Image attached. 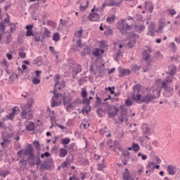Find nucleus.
Instances as JSON below:
<instances>
[{
	"instance_id": "nucleus-1",
	"label": "nucleus",
	"mask_w": 180,
	"mask_h": 180,
	"mask_svg": "<svg viewBox=\"0 0 180 180\" xmlns=\"http://www.w3.org/2000/svg\"><path fill=\"white\" fill-rule=\"evenodd\" d=\"M133 93L131 94V99L134 101V102H136V103H143L144 102L147 105L150 103V102H153V101L155 99H158L160 97V95L161 94V91H158V96H155V95L148 93L141 98V94H140V91H141V84H136L133 86Z\"/></svg>"
},
{
	"instance_id": "nucleus-2",
	"label": "nucleus",
	"mask_w": 180,
	"mask_h": 180,
	"mask_svg": "<svg viewBox=\"0 0 180 180\" xmlns=\"http://www.w3.org/2000/svg\"><path fill=\"white\" fill-rule=\"evenodd\" d=\"M26 29V33L25 36L26 37H33L34 41L37 43H39V41H41V33L39 32H33V25H27L25 27Z\"/></svg>"
},
{
	"instance_id": "nucleus-3",
	"label": "nucleus",
	"mask_w": 180,
	"mask_h": 180,
	"mask_svg": "<svg viewBox=\"0 0 180 180\" xmlns=\"http://www.w3.org/2000/svg\"><path fill=\"white\" fill-rule=\"evenodd\" d=\"M126 20L122 19L120 22H118V29L120 30L122 34H126L127 32L133 29V25H129L128 23H125Z\"/></svg>"
},
{
	"instance_id": "nucleus-4",
	"label": "nucleus",
	"mask_w": 180,
	"mask_h": 180,
	"mask_svg": "<svg viewBox=\"0 0 180 180\" xmlns=\"http://www.w3.org/2000/svg\"><path fill=\"white\" fill-rule=\"evenodd\" d=\"M21 117L22 119H26V120H32L33 119V110L29 108H22Z\"/></svg>"
},
{
	"instance_id": "nucleus-5",
	"label": "nucleus",
	"mask_w": 180,
	"mask_h": 180,
	"mask_svg": "<svg viewBox=\"0 0 180 180\" xmlns=\"http://www.w3.org/2000/svg\"><path fill=\"white\" fill-rule=\"evenodd\" d=\"M94 11L95 8L91 10V13H89L87 19H89L90 22H99L101 20V17L97 13H94Z\"/></svg>"
},
{
	"instance_id": "nucleus-6",
	"label": "nucleus",
	"mask_w": 180,
	"mask_h": 180,
	"mask_svg": "<svg viewBox=\"0 0 180 180\" xmlns=\"http://www.w3.org/2000/svg\"><path fill=\"white\" fill-rule=\"evenodd\" d=\"M23 155H29L28 158L30 160H34V153H33V147H32V145L29 144L27 147V149L25 150H22Z\"/></svg>"
},
{
	"instance_id": "nucleus-7",
	"label": "nucleus",
	"mask_w": 180,
	"mask_h": 180,
	"mask_svg": "<svg viewBox=\"0 0 180 180\" xmlns=\"http://www.w3.org/2000/svg\"><path fill=\"white\" fill-rule=\"evenodd\" d=\"M120 110H121V117H119L118 120H120V122H121V123H123V122H124V120H126V122H127V120H128L127 110L123 109V105L120 106Z\"/></svg>"
},
{
	"instance_id": "nucleus-8",
	"label": "nucleus",
	"mask_w": 180,
	"mask_h": 180,
	"mask_svg": "<svg viewBox=\"0 0 180 180\" xmlns=\"http://www.w3.org/2000/svg\"><path fill=\"white\" fill-rule=\"evenodd\" d=\"M112 110L113 111L108 112V117H110V119H115V117L117 116V113H119V111L120 110V109L114 105L112 108Z\"/></svg>"
},
{
	"instance_id": "nucleus-9",
	"label": "nucleus",
	"mask_w": 180,
	"mask_h": 180,
	"mask_svg": "<svg viewBox=\"0 0 180 180\" xmlns=\"http://www.w3.org/2000/svg\"><path fill=\"white\" fill-rule=\"evenodd\" d=\"M167 75H175L176 74V66L175 65H170L168 67V70L166 72Z\"/></svg>"
},
{
	"instance_id": "nucleus-10",
	"label": "nucleus",
	"mask_w": 180,
	"mask_h": 180,
	"mask_svg": "<svg viewBox=\"0 0 180 180\" xmlns=\"http://www.w3.org/2000/svg\"><path fill=\"white\" fill-rule=\"evenodd\" d=\"M167 171L168 175L174 176L175 174H176V167L174 165H169L167 167Z\"/></svg>"
},
{
	"instance_id": "nucleus-11",
	"label": "nucleus",
	"mask_w": 180,
	"mask_h": 180,
	"mask_svg": "<svg viewBox=\"0 0 180 180\" xmlns=\"http://www.w3.org/2000/svg\"><path fill=\"white\" fill-rule=\"evenodd\" d=\"M145 8L146 11H148L150 13H153L154 11V4H153V1H146L145 3Z\"/></svg>"
},
{
	"instance_id": "nucleus-12",
	"label": "nucleus",
	"mask_w": 180,
	"mask_h": 180,
	"mask_svg": "<svg viewBox=\"0 0 180 180\" xmlns=\"http://www.w3.org/2000/svg\"><path fill=\"white\" fill-rule=\"evenodd\" d=\"M33 105H34V98H30L27 100L26 105H25L22 108L25 109H32V108H33Z\"/></svg>"
},
{
	"instance_id": "nucleus-13",
	"label": "nucleus",
	"mask_w": 180,
	"mask_h": 180,
	"mask_svg": "<svg viewBox=\"0 0 180 180\" xmlns=\"http://www.w3.org/2000/svg\"><path fill=\"white\" fill-rule=\"evenodd\" d=\"M143 60L146 61V63H149V61H151V55L150 53H148L147 51H144L142 53Z\"/></svg>"
},
{
	"instance_id": "nucleus-14",
	"label": "nucleus",
	"mask_w": 180,
	"mask_h": 180,
	"mask_svg": "<svg viewBox=\"0 0 180 180\" xmlns=\"http://www.w3.org/2000/svg\"><path fill=\"white\" fill-rule=\"evenodd\" d=\"M103 53H105V50L99 48H96L93 50V56H94V57H99V56L103 54Z\"/></svg>"
},
{
	"instance_id": "nucleus-15",
	"label": "nucleus",
	"mask_w": 180,
	"mask_h": 180,
	"mask_svg": "<svg viewBox=\"0 0 180 180\" xmlns=\"http://www.w3.org/2000/svg\"><path fill=\"white\" fill-rule=\"evenodd\" d=\"M36 129V124L33 122H30L25 127V130L27 131H33Z\"/></svg>"
},
{
	"instance_id": "nucleus-16",
	"label": "nucleus",
	"mask_w": 180,
	"mask_h": 180,
	"mask_svg": "<svg viewBox=\"0 0 180 180\" xmlns=\"http://www.w3.org/2000/svg\"><path fill=\"white\" fill-rule=\"evenodd\" d=\"M162 88H163L167 92H170L171 95H172L174 88L168 86V84H166L165 82H162Z\"/></svg>"
},
{
	"instance_id": "nucleus-17",
	"label": "nucleus",
	"mask_w": 180,
	"mask_h": 180,
	"mask_svg": "<svg viewBox=\"0 0 180 180\" xmlns=\"http://www.w3.org/2000/svg\"><path fill=\"white\" fill-rule=\"evenodd\" d=\"M57 84L54 85V89L53 91V94H54V97L56 98V99H58L60 96H63V94H60V90L57 89Z\"/></svg>"
},
{
	"instance_id": "nucleus-18",
	"label": "nucleus",
	"mask_w": 180,
	"mask_h": 180,
	"mask_svg": "<svg viewBox=\"0 0 180 180\" xmlns=\"http://www.w3.org/2000/svg\"><path fill=\"white\" fill-rule=\"evenodd\" d=\"M67 154H68V150H67V149L64 148L59 149V157H60V158H64Z\"/></svg>"
},
{
	"instance_id": "nucleus-19",
	"label": "nucleus",
	"mask_w": 180,
	"mask_h": 180,
	"mask_svg": "<svg viewBox=\"0 0 180 180\" xmlns=\"http://www.w3.org/2000/svg\"><path fill=\"white\" fill-rule=\"evenodd\" d=\"M119 77H124L126 75H130V70L129 69H122L120 70Z\"/></svg>"
},
{
	"instance_id": "nucleus-20",
	"label": "nucleus",
	"mask_w": 180,
	"mask_h": 180,
	"mask_svg": "<svg viewBox=\"0 0 180 180\" xmlns=\"http://www.w3.org/2000/svg\"><path fill=\"white\" fill-rule=\"evenodd\" d=\"M143 133V134H150V127L147 125V124H143L142 126Z\"/></svg>"
},
{
	"instance_id": "nucleus-21",
	"label": "nucleus",
	"mask_w": 180,
	"mask_h": 180,
	"mask_svg": "<svg viewBox=\"0 0 180 180\" xmlns=\"http://www.w3.org/2000/svg\"><path fill=\"white\" fill-rule=\"evenodd\" d=\"M70 141H71V139L70 138H65L61 139V143L64 146L65 148H67V146L70 144Z\"/></svg>"
},
{
	"instance_id": "nucleus-22",
	"label": "nucleus",
	"mask_w": 180,
	"mask_h": 180,
	"mask_svg": "<svg viewBox=\"0 0 180 180\" xmlns=\"http://www.w3.org/2000/svg\"><path fill=\"white\" fill-rule=\"evenodd\" d=\"M145 29H146V26H144L143 25H141L139 26L135 25V30L138 33H141L143 30H145Z\"/></svg>"
},
{
	"instance_id": "nucleus-23",
	"label": "nucleus",
	"mask_w": 180,
	"mask_h": 180,
	"mask_svg": "<svg viewBox=\"0 0 180 180\" xmlns=\"http://www.w3.org/2000/svg\"><path fill=\"white\" fill-rule=\"evenodd\" d=\"M55 85H57L58 91H61V89L65 87V82H63L62 83H60L58 82V81H56V83L55 84Z\"/></svg>"
},
{
	"instance_id": "nucleus-24",
	"label": "nucleus",
	"mask_w": 180,
	"mask_h": 180,
	"mask_svg": "<svg viewBox=\"0 0 180 180\" xmlns=\"http://www.w3.org/2000/svg\"><path fill=\"white\" fill-rule=\"evenodd\" d=\"M72 72L75 75L79 74V72H81V66L79 65H75V67L73 68Z\"/></svg>"
},
{
	"instance_id": "nucleus-25",
	"label": "nucleus",
	"mask_w": 180,
	"mask_h": 180,
	"mask_svg": "<svg viewBox=\"0 0 180 180\" xmlns=\"http://www.w3.org/2000/svg\"><path fill=\"white\" fill-rule=\"evenodd\" d=\"M91 101H92V96H90L89 98H83L82 103L83 105H87L88 106H89V105H91Z\"/></svg>"
},
{
	"instance_id": "nucleus-26",
	"label": "nucleus",
	"mask_w": 180,
	"mask_h": 180,
	"mask_svg": "<svg viewBox=\"0 0 180 180\" xmlns=\"http://www.w3.org/2000/svg\"><path fill=\"white\" fill-rule=\"evenodd\" d=\"M148 36L154 37V25H150L148 27V31L147 32Z\"/></svg>"
},
{
	"instance_id": "nucleus-27",
	"label": "nucleus",
	"mask_w": 180,
	"mask_h": 180,
	"mask_svg": "<svg viewBox=\"0 0 180 180\" xmlns=\"http://www.w3.org/2000/svg\"><path fill=\"white\" fill-rule=\"evenodd\" d=\"M123 179L124 180H134L130 177V172H124L123 174Z\"/></svg>"
},
{
	"instance_id": "nucleus-28",
	"label": "nucleus",
	"mask_w": 180,
	"mask_h": 180,
	"mask_svg": "<svg viewBox=\"0 0 180 180\" xmlns=\"http://www.w3.org/2000/svg\"><path fill=\"white\" fill-rule=\"evenodd\" d=\"M174 81V76L172 75H169L166 77L165 80L163 81L162 82H165V84H171Z\"/></svg>"
},
{
	"instance_id": "nucleus-29",
	"label": "nucleus",
	"mask_w": 180,
	"mask_h": 180,
	"mask_svg": "<svg viewBox=\"0 0 180 180\" xmlns=\"http://www.w3.org/2000/svg\"><path fill=\"white\" fill-rule=\"evenodd\" d=\"M60 33L56 32L53 34L52 40H53V41H60Z\"/></svg>"
},
{
	"instance_id": "nucleus-30",
	"label": "nucleus",
	"mask_w": 180,
	"mask_h": 180,
	"mask_svg": "<svg viewBox=\"0 0 180 180\" xmlns=\"http://www.w3.org/2000/svg\"><path fill=\"white\" fill-rule=\"evenodd\" d=\"M40 169H50V165L47 164V161H45L44 163H41Z\"/></svg>"
},
{
	"instance_id": "nucleus-31",
	"label": "nucleus",
	"mask_w": 180,
	"mask_h": 180,
	"mask_svg": "<svg viewBox=\"0 0 180 180\" xmlns=\"http://www.w3.org/2000/svg\"><path fill=\"white\" fill-rule=\"evenodd\" d=\"M132 150L133 151H135V153L140 151V145H139V143H134L132 144Z\"/></svg>"
},
{
	"instance_id": "nucleus-32",
	"label": "nucleus",
	"mask_w": 180,
	"mask_h": 180,
	"mask_svg": "<svg viewBox=\"0 0 180 180\" xmlns=\"http://www.w3.org/2000/svg\"><path fill=\"white\" fill-rule=\"evenodd\" d=\"M106 4L108 6H117L118 4L115 2V0H105Z\"/></svg>"
},
{
	"instance_id": "nucleus-33",
	"label": "nucleus",
	"mask_w": 180,
	"mask_h": 180,
	"mask_svg": "<svg viewBox=\"0 0 180 180\" xmlns=\"http://www.w3.org/2000/svg\"><path fill=\"white\" fill-rule=\"evenodd\" d=\"M81 96L82 98H83V99H86V96H88V92L86 91V89H82Z\"/></svg>"
},
{
	"instance_id": "nucleus-34",
	"label": "nucleus",
	"mask_w": 180,
	"mask_h": 180,
	"mask_svg": "<svg viewBox=\"0 0 180 180\" xmlns=\"http://www.w3.org/2000/svg\"><path fill=\"white\" fill-rule=\"evenodd\" d=\"M88 6H89V1H86V6L80 5L79 10L81 11V12H84V11H86V9L88 8Z\"/></svg>"
},
{
	"instance_id": "nucleus-35",
	"label": "nucleus",
	"mask_w": 180,
	"mask_h": 180,
	"mask_svg": "<svg viewBox=\"0 0 180 180\" xmlns=\"http://www.w3.org/2000/svg\"><path fill=\"white\" fill-rule=\"evenodd\" d=\"M90 110H91V105H86V108H83L82 110V113H83V115L85 114V113H86V115H88V113H89Z\"/></svg>"
},
{
	"instance_id": "nucleus-36",
	"label": "nucleus",
	"mask_w": 180,
	"mask_h": 180,
	"mask_svg": "<svg viewBox=\"0 0 180 180\" xmlns=\"http://www.w3.org/2000/svg\"><path fill=\"white\" fill-rule=\"evenodd\" d=\"M115 15H110L107 18V23H109V25L115 22Z\"/></svg>"
},
{
	"instance_id": "nucleus-37",
	"label": "nucleus",
	"mask_w": 180,
	"mask_h": 180,
	"mask_svg": "<svg viewBox=\"0 0 180 180\" xmlns=\"http://www.w3.org/2000/svg\"><path fill=\"white\" fill-rule=\"evenodd\" d=\"M0 175L3 176V178H6L8 175H9V171L8 170H1L0 171Z\"/></svg>"
},
{
	"instance_id": "nucleus-38",
	"label": "nucleus",
	"mask_w": 180,
	"mask_h": 180,
	"mask_svg": "<svg viewBox=\"0 0 180 180\" xmlns=\"http://www.w3.org/2000/svg\"><path fill=\"white\" fill-rule=\"evenodd\" d=\"M18 112H20V110L19 109V107L15 106V107H13V108L12 109L11 113L15 116V115H18Z\"/></svg>"
},
{
	"instance_id": "nucleus-39",
	"label": "nucleus",
	"mask_w": 180,
	"mask_h": 180,
	"mask_svg": "<svg viewBox=\"0 0 180 180\" xmlns=\"http://www.w3.org/2000/svg\"><path fill=\"white\" fill-rule=\"evenodd\" d=\"M165 25H167L165 22L164 21L160 22L159 27L158 28V32H162V29H164Z\"/></svg>"
},
{
	"instance_id": "nucleus-40",
	"label": "nucleus",
	"mask_w": 180,
	"mask_h": 180,
	"mask_svg": "<svg viewBox=\"0 0 180 180\" xmlns=\"http://www.w3.org/2000/svg\"><path fill=\"white\" fill-rule=\"evenodd\" d=\"M104 34L105 36H112L113 34V30H112L110 28H108L104 32Z\"/></svg>"
},
{
	"instance_id": "nucleus-41",
	"label": "nucleus",
	"mask_w": 180,
	"mask_h": 180,
	"mask_svg": "<svg viewBox=\"0 0 180 180\" xmlns=\"http://www.w3.org/2000/svg\"><path fill=\"white\" fill-rule=\"evenodd\" d=\"M82 32L83 30L81 28L79 31H77L75 34V36L77 37V39H81L82 37Z\"/></svg>"
},
{
	"instance_id": "nucleus-42",
	"label": "nucleus",
	"mask_w": 180,
	"mask_h": 180,
	"mask_svg": "<svg viewBox=\"0 0 180 180\" xmlns=\"http://www.w3.org/2000/svg\"><path fill=\"white\" fill-rule=\"evenodd\" d=\"M46 25H48V26H51L52 27H56L57 26V23L53 20H48Z\"/></svg>"
},
{
	"instance_id": "nucleus-43",
	"label": "nucleus",
	"mask_w": 180,
	"mask_h": 180,
	"mask_svg": "<svg viewBox=\"0 0 180 180\" xmlns=\"http://www.w3.org/2000/svg\"><path fill=\"white\" fill-rule=\"evenodd\" d=\"M105 91H109L111 94V95H113L115 94V86L110 87H105Z\"/></svg>"
},
{
	"instance_id": "nucleus-44",
	"label": "nucleus",
	"mask_w": 180,
	"mask_h": 180,
	"mask_svg": "<svg viewBox=\"0 0 180 180\" xmlns=\"http://www.w3.org/2000/svg\"><path fill=\"white\" fill-rule=\"evenodd\" d=\"M6 43H7V44L12 43V34H10L6 37Z\"/></svg>"
},
{
	"instance_id": "nucleus-45",
	"label": "nucleus",
	"mask_w": 180,
	"mask_h": 180,
	"mask_svg": "<svg viewBox=\"0 0 180 180\" xmlns=\"http://www.w3.org/2000/svg\"><path fill=\"white\" fill-rule=\"evenodd\" d=\"M155 165V162H149L147 168H149L150 169H154V167Z\"/></svg>"
},
{
	"instance_id": "nucleus-46",
	"label": "nucleus",
	"mask_w": 180,
	"mask_h": 180,
	"mask_svg": "<svg viewBox=\"0 0 180 180\" xmlns=\"http://www.w3.org/2000/svg\"><path fill=\"white\" fill-rule=\"evenodd\" d=\"M138 157H141V160H143V161H146V160H147V156L146 155H143L141 152L138 153Z\"/></svg>"
},
{
	"instance_id": "nucleus-47",
	"label": "nucleus",
	"mask_w": 180,
	"mask_h": 180,
	"mask_svg": "<svg viewBox=\"0 0 180 180\" xmlns=\"http://www.w3.org/2000/svg\"><path fill=\"white\" fill-rule=\"evenodd\" d=\"M97 114L98 115V116L100 117H103V110L102 108H98L97 110Z\"/></svg>"
},
{
	"instance_id": "nucleus-48",
	"label": "nucleus",
	"mask_w": 180,
	"mask_h": 180,
	"mask_svg": "<svg viewBox=\"0 0 180 180\" xmlns=\"http://www.w3.org/2000/svg\"><path fill=\"white\" fill-rule=\"evenodd\" d=\"M6 117V119H8V120H13L15 115L12 112H11L8 115H7Z\"/></svg>"
},
{
	"instance_id": "nucleus-49",
	"label": "nucleus",
	"mask_w": 180,
	"mask_h": 180,
	"mask_svg": "<svg viewBox=\"0 0 180 180\" xmlns=\"http://www.w3.org/2000/svg\"><path fill=\"white\" fill-rule=\"evenodd\" d=\"M35 165H40V164H41V160H40V157L38 156L35 158Z\"/></svg>"
},
{
	"instance_id": "nucleus-50",
	"label": "nucleus",
	"mask_w": 180,
	"mask_h": 180,
	"mask_svg": "<svg viewBox=\"0 0 180 180\" xmlns=\"http://www.w3.org/2000/svg\"><path fill=\"white\" fill-rule=\"evenodd\" d=\"M122 155L123 157H130V152L127 150H122Z\"/></svg>"
},
{
	"instance_id": "nucleus-51",
	"label": "nucleus",
	"mask_w": 180,
	"mask_h": 180,
	"mask_svg": "<svg viewBox=\"0 0 180 180\" xmlns=\"http://www.w3.org/2000/svg\"><path fill=\"white\" fill-rule=\"evenodd\" d=\"M125 105L127 106H131L133 105V101H131V100H130L129 98H127L125 101Z\"/></svg>"
},
{
	"instance_id": "nucleus-52",
	"label": "nucleus",
	"mask_w": 180,
	"mask_h": 180,
	"mask_svg": "<svg viewBox=\"0 0 180 180\" xmlns=\"http://www.w3.org/2000/svg\"><path fill=\"white\" fill-rule=\"evenodd\" d=\"M105 167V164H98V171H103L104 168Z\"/></svg>"
},
{
	"instance_id": "nucleus-53",
	"label": "nucleus",
	"mask_w": 180,
	"mask_h": 180,
	"mask_svg": "<svg viewBox=\"0 0 180 180\" xmlns=\"http://www.w3.org/2000/svg\"><path fill=\"white\" fill-rule=\"evenodd\" d=\"M167 11L172 16H174V15H176V11H175V9H168Z\"/></svg>"
},
{
	"instance_id": "nucleus-54",
	"label": "nucleus",
	"mask_w": 180,
	"mask_h": 180,
	"mask_svg": "<svg viewBox=\"0 0 180 180\" xmlns=\"http://www.w3.org/2000/svg\"><path fill=\"white\" fill-rule=\"evenodd\" d=\"M0 27H1V31L2 33H5V27H6V25L4 22L0 23Z\"/></svg>"
},
{
	"instance_id": "nucleus-55",
	"label": "nucleus",
	"mask_w": 180,
	"mask_h": 180,
	"mask_svg": "<svg viewBox=\"0 0 180 180\" xmlns=\"http://www.w3.org/2000/svg\"><path fill=\"white\" fill-rule=\"evenodd\" d=\"M34 144L36 150H40V143H39V141H34Z\"/></svg>"
},
{
	"instance_id": "nucleus-56",
	"label": "nucleus",
	"mask_w": 180,
	"mask_h": 180,
	"mask_svg": "<svg viewBox=\"0 0 180 180\" xmlns=\"http://www.w3.org/2000/svg\"><path fill=\"white\" fill-rule=\"evenodd\" d=\"M74 147H75V143H73L68 146V150L72 153V151H74Z\"/></svg>"
},
{
	"instance_id": "nucleus-57",
	"label": "nucleus",
	"mask_w": 180,
	"mask_h": 180,
	"mask_svg": "<svg viewBox=\"0 0 180 180\" xmlns=\"http://www.w3.org/2000/svg\"><path fill=\"white\" fill-rule=\"evenodd\" d=\"M32 82L34 84V85H39V84H40V80L39 78H34L32 79Z\"/></svg>"
},
{
	"instance_id": "nucleus-58",
	"label": "nucleus",
	"mask_w": 180,
	"mask_h": 180,
	"mask_svg": "<svg viewBox=\"0 0 180 180\" xmlns=\"http://www.w3.org/2000/svg\"><path fill=\"white\" fill-rule=\"evenodd\" d=\"M63 101L64 105H67V103H70V102H71V98H68L67 101L65 99V97H63Z\"/></svg>"
},
{
	"instance_id": "nucleus-59",
	"label": "nucleus",
	"mask_w": 180,
	"mask_h": 180,
	"mask_svg": "<svg viewBox=\"0 0 180 180\" xmlns=\"http://www.w3.org/2000/svg\"><path fill=\"white\" fill-rule=\"evenodd\" d=\"M134 44H136V41H129L128 43V46L130 47V49H133V47H134Z\"/></svg>"
},
{
	"instance_id": "nucleus-60",
	"label": "nucleus",
	"mask_w": 180,
	"mask_h": 180,
	"mask_svg": "<svg viewBox=\"0 0 180 180\" xmlns=\"http://www.w3.org/2000/svg\"><path fill=\"white\" fill-rule=\"evenodd\" d=\"M170 46L171 48L173 49V51H176V45L175 44V42H171Z\"/></svg>"
},
{
	"instance_id": "nucleus-61",
	"label": "nucleus",
	"mask_w": 180,
	"mask_h": 180,
	"mask_svg": "<svg viewBox=\"0 0 180 180\" xmlns=\"http://www.w3.org/2000/svg\"><path fill=\"white\" fill-rule=\"evenodd\" d=\"M1 65H3V67H6L8 68V61L6 60V59L3 60V61L1 63Z\"/></svg>"
},
{
	"instance_id": "nucleus-62",
	"label": "nucleus",
	"mask_w": 180,
	"mask_h": 180,
	"mask_svg": "<svg viewBox=\"0 0 180 180\" xmlns=\"http://www.w3.org/2000/svg\"><path fill=\"white\" fill-rule=\"evenodd\" d=\"M18 56L20 57V58H26V53L25 52H20Z\"/></svg>"
},
{
	"instance_id": "nucleus-63",
	"label": "nucleus",
	"mask_w": 180,
	"mask_h": 180,
	"mask_svg": "<svg viewBox=\"0 0 180 180\" xmlns=\"http://www.w3.org/2000/svg\"><path fill=\"white\" fill-rule=\"evenodd\" d=\"M50 30H49V29L47 28H45V30H44V34L45 36H46L47 37H50Z\"/></svg>"
},
{
	"instance_id": "nucleus-64",
	"label": "nucleus",
	"mask_w": 180,
	"mask_h": 180,
	"mask_svg": "<svg viewBox=\"0 0 180 180\" xmlns=\"http://www.w3.org/2000/svg\"><path fill=\"white\" fill-rule=\"evenodd\" d=\"M86 15H83L82 18V23H86L87 21Z\"/></svg>"
}]
</instances>
